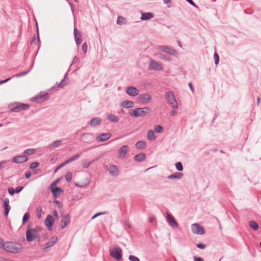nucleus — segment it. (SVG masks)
I'll list each match as a JSON object with an SVG mask.
<instances>
[{
  "label": "nucleus",
  "instance_id": "f8f14e48",
  "mask_svg": "<svg viewBox=\"0 0 261 261\" xmlns=\"http://www.w3.org/2000/svg\"><path fill=\"white\" fill-rule=\"evenodd\" d=\"M167 221L168 222L169 225L172 227V228H178V224L177 221L175 220L174 218L170 214L167 213Z\"/></svg>",
  "mask_w": 261,
  "mask_h": 261
},
{
  "label": "nucleus",
  "instance_id": "79ce46f5",
  "mask_svg": "<svg viewBox=\"0 0 261 261\" xmlns=\"http://www.w3.org/2000/svg\"><path fill=\"white\" fill-rule=\"evenodd\" d=\"M42 212V207L41 206L38 207L36 209V213H37V217L38 218H41Z\"/></svg>",
  "mask_w": 261,
  "mask_h": 261
},
{
  "label": "nucleus",
  "instance_id": "603ef678",
  "mask_svg": "<svg viewBox=\"0 0 261 261\" xmlns=\"http://www.w3.org/2000/svg\"><path fill=\"white\" fill-rule=\"evenodd\" d=\"M23 189V187H22V186L17 187L14 189L15 193H19Z\"/></svg>",
  "mask_w": 261,
  "mask_h": 261
},
{
  "label": "nucleus",
  "instance_id": "f704fd0d",
  "mask_svg": "<svg viewBox=\"0 0 261 261\" xmlns=\"http://www.w3.org/2000/svg\"><path fill=\"white\" fill-rule=\"evenodd\" d=\"M62 144V141L61 140H56L55 141L53 142L50 145H49V146L51 147L52 148H54L55 147H58L61 145Z\"/></svg>",
  "mask_w": 261,
  "mask_h": 261
},
{
  "label": "nucleus",
  "instance_id": "7c9ffc66",
  "mask_svg": "<svg viewBox=\"0 0 261 261\" xmlns=\"http://www.w3.org/2000/svg\"><path fill=\"white\" fill-rule=\"evenodd\" d=\"M147 139L150 141H154L156 139V137L154 134V132L152 129H150L147 133Z\"/></svg>",
  "mask_w": 261,
  "mask_h": 261
},
{
  "label": "nucleus",
  "instance_id": "680f3d73",
  "mask_svg": "<svg viewBox=\"0 0 261 261\" xmlns=\"http://www.w3.org/2000/svg\"><path fill=\"white\" fill-rule=\"evenodd\" d=\"M65 165V163L63 162L61 164H60L56 169L55 170V172H57L59 169H60L61 167L64 166Z\"/></svg>",
  "mask_w": 261,
  "mask_h": 261
},
{
  "label": "nucleus",
  "instance_id": "0eeeda50",
  "mask_svg": "<svg viewBox=\"0 0 261 261\" xmlns=\"http://www.w3.org/2000/svg\"><path fill=\"white\" fill-rule=\"evenodd\" d=\"M35 230L30 227L29 225L25 233L26 240L28 242H31L37 238V234L35 233Z\"/></svg>",
  "mask_w": 261,
  "mask_h": 261
},
{
  "label": "nucleus",
  "instance_id": "412c9836",
  "mask_svg": "<svg viewBox=\"0 0 261 261\" xmlns=\"http://www.w3.org/2000/svg\"><path fill=\"white\" fill-rule=\"evenodd\" d=\"M3 207L4 208V215L7 216L10 210L9 200L6 198L3 200Z\"/></svg>",
  "mask_w": 261,
  "mask_h": 261
},
{
  "label": "nucleus",
  "instance_id": "a878e982",
  "mask_svg": "<svg viewBox=\"0 0 261 261\" xmlns=\"http://www.w3.org/2000/svg\"><path fill=\"white\" fill-rule=\"evenodd\" d=\"M120 106L124 108H132L134 107V102L130 100H124L121 102Z\"/></svg>",
  "mask_w": 261,
  "mask_h": 261
},
{
  "label": "nucleus",
  "instance_id": "4c0bfd02",
  "mask_svg": "<svg viewBox=\"0 0 261 261\" xmlns=\"http://www.w3.org/2000/svg\"><path fill=\"white\" fill-rule=\"evenodd\" d=\"M154 131L158 133H162L163 132V127L160 125H156L154 127Z\"/></svg>",
  "mask_w": 261,
  "mask_h": 261
},
{
  "label": "nucleus",
  "instance_id": "4be33fe9",
  "mask_svg": "<svg viewBox=\"0 0 261 261\" xmlns=\"http://www.w3.org/2000/svg\"><path fill=\"white\" fill-rule=\"evenodd\" d=\"M57 241H58V238L57 237H56V236L52 237L50 239L49 241L44 244V249L46 250V249L53 246L54 244H55L57 242Z\"/></svg>",
  "mask_w": 261,
  "mask_h": 261
},
{
  "label": "nucleus",
  "instance_id": "864d4df0",
  "mask_svg": "<svg viewBox=\"0 0 261 261\" xmlns=\"http://www.w3.org/2000/svg\"><path fill=\"white\" fill-rule=\"evenodd\" d=\"M124 20V18L121 16H118L117 20V24H121Z\"/></svg>",
  "mask_w": 261,
  "mask_h": 261
},
{
  "label": "nucleus",
  "instance_id": "6e6d98bb",
  "mask_svg": "<svg viewBox=\"0 0 261 261\" xmlns=\"http://www.w3.org/2000/svg\"><path fill=\"white\" fill-rule=\"evenodd\" d=\"M8 191L9 194H10L12 196L15 193L14 189L12 187H9L8 189Z\"/></svg>",
  "mask_w": 261,
  "mask_h": 261
},
{
  "label": "nucleus",
  "instance_id": "ea45409f",
  "mask_svg": "<svg viewBox=\"0 0 261 261\" xmlns=\"http://www.w3.org/2000/svg\"><path fill=\"white\" fill-rule=\"evenodd\" d=\"M65 177L67 182H70L72 179V173L70 172H67Z\"/></svg>",
  "mask_w": 261,
  "mask_h": 261
},
{
  "label": "nucleus",
  "instance_id": "a18cd8bd",
  "mask_svg": "<svg viewBox=\"0 0 261 261\" xmlns=\"http://www.w3.org/2000/svg\"><path fill=\"white\" fill-rule=\"evenodd\" d=\"M214 58L215 61V64L218 65L219 62V57L217 53H215L214 55Z\"/></svg>",
  "mask_w": 261,
  "mask_h": 261
},
{
  "label": "nucleus",
  "instance_id": "58836bf2",
  "mask_svg": "<svg viewBox=\"0 0 261 261\" xmlns=\"http://www.w3.org/2000/svg\"><path fill=\"white\" fill-rule=\"evenodd\" d=\"M175 167H176V169L179 171H181L183 170V166H182V165L181 164V163L178 162H177L176 164H175Z\"/></svg>",
  "mask_w": 261,
  "mask_h": 261
},
{
  "label": "nucleus",
  "instance_id": "ddd939ff",
  "mask_svg": "<svg viewBox=\"0 0 261 261\" xmlns=\"http://www.w3.org/2000/svg\"><path fill=\"white\" fill-rule=\"evenodd\" d=\"M28 158L25 155H18L14 157L12 161L16 164H21L28 161Z\"/></svg>",
  "mask_w": 261,
  "mask_h": 261
},
{
  "label": "nucleus",
  "instance_id": "6e6552de",
  "mask_svg": "<svg viewBox=\"0 0 261 261\" xmlns=\"http://www.w3.org/2000/svg\"><path fill=\"white\" fill-rule=\"evenodd\" d=\"M191 229L194 233L201 235L205 233L204 228L197 223L192 224L191 226Z\"/></svg>",
  "mask_w": 261,
  "mask_h": 261
},
{
  "label": "nucleus",
  "instance_id": "f03ea898",
  "mask_svg": "<svg viewBox=\"0 0 261 261\" xmlns=\"http://www.w3.org/2000/svg\"><path fill=\"white\" fill-rule=\"evenodd\" d=\"M151 109L149 107H144L141 108H136L134 110H130L129 114L131 116L134 117H144L147 113H150Z\"/></svg>",
  "mask_w": 261,
  "mask_h": 261
},
{
  "label": "nucleus",
  "instance_id": "1a4fd4ad",
  "mask_svg": "<svg viewBox=\"0 0 261 261\" xmlns=\"http://www.w3.org/2000/svg\"><path fill=\"white\" fill-rule=\"evenodd\" d=\"M138 101L142 104L147 103L151 99V96L147 93L140 94L138 97Z\"/></svg>",
  "mask_w": 261,
  "mask_h": 261
},
{
  "label": "nucleus",
  "instance_id": "aec40b11",
  "mask_svg": "<svg viewBox=\"0 0 261 261\" xmlns=\"http://www.w3.org/2000/svg\"><path fill=\"white\" fill-rule=\"evenodd\" d=\"M128 149V145H124L119 149L118 154L120 159H123L125 157Z\"/></svg>",
  "mask_w": 261,
  "mask_h": 261
},
{
  "label": "nucleus",
  "instance_id": "bf43d9fd",
  "mask_svg": "<svg viewBox=\"0 0 261 261\" xmlns=\"http://www.w3.org/2000/svg\"><path fill=\"white\" fill-rule=\"evenodd\" d=\"M60 179H56L54 182H53L50 186V188H53L56 186V184L59 181Z\"/></svg>",
  "mask_w": 261,
  "mask_h": 261
},
{
  "label": "nucleus",
  "instance_id": "c85d7f7f",
  "mask_svg": "<svg viewBox=\"0 0 261 261\" xmlns=\"http://www.w3.org/2000/svg\"><path fill=\"white\" fill-rule=\"evenodd\" d=\"M183 176V173L181 172H176L174 174H172L171 175H170L168 176V178L169 179H180L182 176Z\"/></svg>",
  "mask_w": 261,
  "mask_h": 261
},
{
  "label": "nucleus",
  "instance_id": "338daca9",
  "mask_svg": "<svg viewBox=\"0 0 261 261\" xmlns=\"http://www.w3.org/2000/svg\"><path fill=\"white\" fill-rule=\"evenodd\" d=\"M189 4H190L191 5L197 7V6L196 5L195 3L192 1V0H186Z\"/></svg>",
  "mask_w": 261,
  "mask_h": 261
},
{
  "label": "nucleus",
  "instance_id": "2f4dec72",
  "mask_svg": "<svg viewBox=\"0 0 261 261\" xmlns=\"http://www.w3.org/2000/svg\"><path fill=\"white\" fill-rule=\"evenodd\" d=\"M97 159H95L90 162H88L87 160H83L82 162V165L84 168H87L95 161H97Z\"/></svg>",
  "mask_w": 261,
  "mask_h": 261
},
{
  "label": "nucleus",
  "instance_id": "0e129e2a",
  "mask_svg": "<svg viewBox=\"0 0 261 261\" xmlns=\"http://www.w3.org/2000/svg\"><path fill=\"white\" fill-rule=\"evenodd\" d=\"M194 261H204L202 258L200 257L194 256Z\"/></svg>",
  "mask_w": 261,
  "mask_h": 261
},
{
  "label": "nucleus",
  "instance_id": "423d86ee",
  "mask_svg": "<svg viewBox=\"0 0 261 261\" xmlns=\"http://www.w3.org/2000/svg\"><path fill=\"white\" fill-rule=\"evenodd\" d=\"M29 107L30 105L29 104L17 103L13 108L10 109V111L14 112H19L28 110Z\"/></svg>",
  "mask_w": 261,
  "mask_h": 261
},
{
  "label": "nucleus",
  "instance_id": "13d9d810",
  "mask_svg": "<svg viewBox=\"0 0 261 261\" xmlns=\"http://www.w3.org/2000/svg\"><path fill=\"white\" fill-rule=\"evenodd\" d=\"M31 175H32V173H31V171H28L26 172V173H25V177L26 178H29L31 177Z\"/></svg>",
  "mask_w": 261,
  "mask_h": 261
},
{
  "label": "nucleus",
  "instance_id": "774afa93",
  "mask_svg": "<svg viewBox=\"0 0 261 261\" xmlns=\"http://www.w3.org/2000/svg\"><path fill=\"white\" fill-rule=\"evenodd\" d=\"M91 136L90 133H84L83 134L82 137L84 138H87L88 136Z\"/></svg>",
  "mask_w": 261,
  "mask_h": 261
},
{
  "label": "nucleus",
  "instance_id": "a211bd4d",
  "mask_svg": "<svg viewBox=\"0 0 261 261\" xmlns=\"http://www.w3.org/2000/svg\"><path fill=\"white\" fill-rule=\"evenodd\" d=\"M50 188L51 189L53 197L55 198H57L59 196V195L63 192V190L61 188L58 187L57 186Z\"/></svg>",
  "mask_w": 261,
  "mask_h": 261
},
{
  "label": "nucleus",
  "instance_id": "cd10ccee",
  "mask_svg": "<svg viewBox=\"0 0 261 261\" xmlns=\"http://www.w3.org/2000/svg\"><path fill=\"white\" fill-rule=\"evenodd\" d=\"M107 118L111 122L114 123H117L119 121L118 117L112 114H108Z\"/></svg>",
  "mask_w": 261,
  "mask_h": 261
},
{
  "label": "nucleus",
  "instance_id": "4468645a",
  "mask_svg": "<svg viewBox=\"0 0 261 261\" xmlns=\"http://www.w3.org/2000/svg\"><path fill=\"white\" fill-rule=\"evenodd\" d=\"M126 93L129 96H136L139 95V90L135 87H128L126 90Z\"/></svg>",
  "mask_w": 261,
  "mask_h": 261
},
{
  "label": "nucleus",
  "instance_id": "5fc2aeb1",
  "mask_svg": "<svg viewBox=\"0 0 261 261\" xmlns=\"http://www.w3.org/2000/svg\"><path fill=\"white\" fill-rule=\"evenodd\" d=\"M197 247L201 249H203L205 248L206 245L203 244V243H199L198 244H197Z\"/></svg>",
  "mask_w": 261,
  "mask_h": 261
},
{
  "label": "nucleus",
  "instance_id": "7ed1b4c3",
  "mask_svg": "<svg viewBox=\"0 0 261 261\" xmlns=\"http://www.w3.org/2000/svg\"><path fill=\"white\" fill-rule=\"evenodd\" d=\"M165 99L168 104L173 109L178 108L177 102L176 100L175 95L171 91H168L165 94Z\"/></svg>",
  "mask_w": 261,
  "mask_h": 261
},
{
  "label": "nucleus",
  "instance_id": "9b49d317",
  "mask_svg": "<svg viewBox=\"0 0 261 261\" xmlns=\"http://www.w3.org/2000/svg\"><path fill=\"white\" fill-rule=\"evenodd\" d=\"M48 99L49 94L47 93H45L43 94L40 93L38 96L33 97L32 98V100L37 102H40L42 101H46Z\"/></svg>",
  "mask_w": 261,
  "mask_h": 261
},
{
  "label": "nucleus",
  "instance_id": "473e14b6",
  "mask_svg": "<svg viewBox=\"0 0 261 261\" xmlns=\"http://www.w3.org/2000/svg\"><path fill=\"white\" fill-rule=\"evenodd\" d=\"M249 226L254 230H257L259 228L258 223L253 220L249 222Z\"/></svg>",
  "mask_w": 261,
  "mask_h": 261
},
{
  "label": "nucleus",
  "instance_id": "09e8293b",
  "mask_svg": "<svg viewBox=\"0 0 261 261\" xmlns=\"http://www.w3.org/2000/svg\"><path fill=\"white\" fill-rule=\"evenodd\" d=\"M128 259L130 261H140L138 257L132 255L129 256Z\"/></svg>",
  "mask_w": 261,
  "mask_h": 261
},
{
  "label": "nucleus",
  "instance_id": "3c124183",
  "mask_svg": "<svg viewBox=\"0 0 261 261\" xmlns=\"http://www.w3.org/2000/svg\"><path fill=\"white\" fill-rule=\"evenodd\" d=\"M87 44L86 42H85L82 44V50L84 54H86L87 52Z\"/></svg>",
  "mask_w": 261,
  "mask_h": 261
},
{
  "label": "nucleus",
  "instance_id": "c9c22d12",
  "mask_svg": "<svg viewBox=\"0 0 261 261\" xmlns=\"http://www.w3.org/2000/svg\"><path fill=\"white\" fill-rule=\"evenodd\" d=\"M36 152V149L33 148L27 149L24 151V153L27 155L34 154Z\"/></svg>",
  "mask_w": 261,
  "mask_h": 261
},
{
  "label": "nucleus",
  "instance_id": "a19ab883",
  "mask_svg": "<svg viewBox=\"0 0 261 261\" xmlns=\"http://www.w3.org/2000/svg\"><path fill=\"white\" fill-rule=\"evenodd\" d=\"M30 71V69L28 70H27V71H23V72H21L18 73L14 75L13 76L19 77H20V76H22L26 75Z\"/></svg>",
  "mask_w": 261,
  "mask_h": 261
},
{
  "label": "nucleus",
  "instance_id": "69168bd1",
  "mask_svg": "<svg viewBox=\"0 0 261 261\" xmlns=\"http://www.w3.org/2000/svg\"><path fill=\"white\" fill-rule=\"evenodd\" d=\"M12 77H9L6 80H2V81H0V85H2L3 84H4V83H6V82L9 81L11 79Z\"/></svg>",
  "mask_w": 261,
  "mask_h": 261
},
{
  "label": "nucleus",
  "instance_id": "052dcab7",
  "mask_svg": "<svg viewBox=\"0 0 261 261\" xmlns=\"http://www.w3.org/2000/svg\"><path fill=\"white\" fill-rule=\"evenodd\" d=\"M54 202L57 204L59 208H61L62 206V203L57 200H54Z\"/></svg>",
  "mask_w": 261,
  "mask_h": 261
},
{
  "label": "nucleus",
  "instance_id": "72a5a7b5",
  "mask_svg": "<svg viewBox=\"0 0 261 261\" xmlns=\"http://www.w3.org/2000/svg\"><path fill=\"white\" fill-rule=\"evenodd\" d=\"M80 156V154H76L73 155V156L70 158L69 159H67L66 161L64 162L65 165L70 163L73 161H76L77 160Z\"/></svg>",
  "mask_w": 261,
  "mask_h": 261
},
{
  "label": "nucleus",
  "instance_id": "e2e57ef3",
  "mask_svg": "<svg viewBox=\"0 0 261 261\" xmlns=\"http://www.w3.org/2000/svg\"><path fill=\"white\" fill-rule=\"evenodd\" d=\"M5 244V242H4L3 240L0 238V248H4V246Z\"/></svg>",
  "mask_w": 261,
  "mask_h": 261
},
{
  "label": "nucleus",
  "instance_id": "4d7b16f0",
  "mask_svg": "<svg viewBox=\"0 0 261 261\" xmlns=\"http://www.w3.org/2000/svg\"><path fill=\"white\" fill-rule=\"evenodd\" d=\"M66 84L64 83V79H63L61 82L58 85V87L59 88H62L64 86H65Z\"/></svg>",
  "mask_w": 261,
  "mask_h": 261
},
{
  "label": "nucleus",
  "instance_id": "c756f323",
  "mask_svg": "<svg viewBox=\"0 0 261 261\" xmlns=\"http://www.w3.org/2000/svg\"><path fill=\"white\" fill-rule=\"evenodd\" d=\"M137 148L143 149L146 147V142L144 141H138L135 144Z\"/></svg>",
  "mask_w": 261,
  "mask_h": 261
},
{
  "label": "nucleus",
  "instance_id": "8fccbe9b",
  "mask_svg": "<svg viewBox=\"0 0 261 261\" xmlns=\"http://www.w3.org/2000/svg\"><path fill=\"white\" fill-rule=\"evenodd\" d=\"M80 59L77 57H75L73 60L72 64H76V66H78L80 64Z\"/></svg>",
  "mask_w": 261,
  "mask_h": 261
},
{
  "label": "nucleus",
  "instance_id": "c03bdc74",
  "mask_svg": "<svg viewBox=\"0 0 261 261\" xmlns=\"http://www.w3.org/2000/svg\"><path fill=\"white\" fill-rule=\"evenodd\" d=\"M39 164L38 162H35L30 164L29 168L31 169H35V168L38 167L39 166Z\"/></svg>",
  "mask_w": 261,
  "mask_h": 261
},
{
  "label": "nucleus",
  "instance_id": "b1692460",
  "mask_svg": "<svg viewBox=\"0 0 261 261\" xmlns=\"http://www.w3.org/2000/svg\"><path fill=\"white\" fill-rule=\"evenodd\" d=\"M154 14L151 12H143L141 13V19L142 20H149L154 17Z\"/></svg>",
  "mask_w": 261,
  "mask_h": 261
},
{
  "label": "nucleus",
  "instance_id": "2eb2a0df",
  "mask_svg": "<svg viewBox=\"0 0 261 261\" xmlns=\"http://www.w3.org/2000/svg\"><path fill=\"white\" fill-rule=\"evenodd\" d=\"M73 34L75 43L77 45H79L82 43V35L81 32L77 31L75 27L74 28Z\"/></svg>",
  "mask_w": 261,
  "mask_h": 261
},
{
  "label": "nucleus",
  "instance_id": "de8ad7c7",
  "mask_svg": "<svg viewBox=\"0 0 261 261\" xmlns=\"http://www.w3.org/2000/svg\"><path fill=\"white\" fill-rule=\"evenodd\" d=\"M159 58L161 59H163L164 60H165V61H170L171 60V58L169 57H168L166 55H162V54H160V56H159Z\"/></svg>",
  "mask_w": 261,
  "mask_h": 261
},
{
  "label": "nucleus",
  "instance_id": "f257e3e1",
  "mask_svg": "<svg viewBox=\"0 0 261 261\" xmlns=\"http://www.w3.org/2000/svg\"><path fill=\"white\" fill-rule=\"evenodd\" d=\"M3 249L7 252L17 254L21 251L22 246L20 243L16 242L7 241Z\"/></svg>",
  "mask_w": 261,
  "mask_h": 261
},
{
  "label": "nucleus",
  "instance_id": "5701e85b",
  "mask_svg": "<svg viewBox=\"0 0 261 261\" xmlns=\"http://www.w3.org/2000/svg\"><path fill=\"white\" fill-rule=\"evenodd\" d=\"M108 170L110 172V174L113 176H117L119 175L118 168L115 165H111Z\"/></svg>",
  "mask_w": 261,
  "mask_h": 261
},
{
  "label": "nucleus",
  "instance_id": "e433bc0d",
  "mask_svg": "<svg viewBox=\"0 0 261 261\" xmlns=\"http://www.w3.org/2000/svg\"><path fill=\"white\" fill-rule=\"evenodd\" d=\"M30 214L28 213H25L22 218V224L25 223L30 219Z\"/></svg>",
  "mask_w": 261,
  "mask_h": 261
},
{
  "label": "nucleus",
  "instance_id": "9d476101",
  "mask_svg": "<svg viewBox=\"0 0 261 261\" xmlns=\"http://www.w3.org/2000/svg\"><path fill=\"white\" fill-rule=\"evenodd\" d=\"M159 48L165 53L172 56H175L177 54V53L175 49L168 46L160 45L159 46Z\"/></svg>",
  "mask_w": 261,
  "mask_h": 261
},
{
  "label": "nucleus",
  "instance_id": "49530a36",
  "mask_svg": "<svg viewBox=\"0 0 261 261\" xmlns=\"http://www.w3.org/2000/svg\"><path fill=\"white\" fill-rule=\"evenodd\" d=\"M108 214V212H99V213H97L96 214H95V215H94L92 217V219H95V218H96L97 217L100 216V215H105V214Z\"/></svg>",
  "mask_w": 261,
  "mask_h": 261
},
{
  "label": "nucleus",
  "instance_id": "39448f33",
  "mask_svg": "<svg viewBox=\"0 0 261 261\" xmlns=\"http://www.w3.org/2000/svg\"><path fill=\"white\" fill-rule=\"evenodd\" d=\"M148 69L155 71H162L164 69V68L161 64L157 62L152 59H150Z\"/></svg>",
  "mask_w": 261,
  "mask_h": 261
},
{
  "label": "nucleus",
  "instance_id": "f3484780",
  "mask_svg": "<svg viewBox=\"0 0 261 261\" xmlns=\"http://www.w3.org/2000/svg\"><path fill=\"white\" fill-rule=\"evenodd\" d=\"M111 136L110 133H101L96 137V140L98 142H104L108 140Z\"/></svg>",
  "mask_w": 261,
  "mask_h": 261
},
{
  "label": "nucleus",
  "instance_id": "6ab92c4d",
  "mask_svg": "<svg viewBox=\"0 0 261 261\" xmlns=\"http://www.w3.org/2000/svg\"><path fill=\"white\" fill-rule=\"evenodd\" d=\"M54 223V219L53 217L48 215L47 216L46 218L44 220V224L46 226L48 227V229L50 230L51 229L49 228L50 227H52Z\"/></svg>",
  "mask_w": 261,
  "mask_h": 261
},
{
  "label": "nucleus",
  "instance_id": "393cba45",
  "mask_svg": "<svg viewBox=\"0 0 261 261\" xmlns=\"http://www.w3.org/2000/svg\"><path fill=\"white\" fill-rule=\"evenodd\" d=\"M146 156L144 153H139L134 156V160L138 162H141L146 160Z\"/></svg>",
  "mask_w": 261,
  "mask_h": 261
},
{
  "label": "nucleus",
  "instance_id": "37998d69",
  "mask_svg": "<svg viewBox=\"0 0 261 261\" xmlns=\"http://www.w3.org/2000/svg\"><path fill=\"white\" fill-rule=\"evenodd\" d=\"M43 228L42 226H40V225H37L35 227V228H33V230H35V233H37V235L38 234V233L40 232V231H41L42 230Z\"/></svg>",
  "mask_w": 261,
  "mask_h": 261
},
{
  "label": "nucleus",
  "instance_id": "dca6fc26",
  "mask_svg": "<svg viewBox=\"0 0 261 261\" xmlns=\"http://www.w3.org/2000/svg\"><path fill=\"white\" fill-rule=\"evenodd\" d=\"M69 214L64 215L60 222V227L61 229L64 228L66 225L70 223Z\"/></svg>",
  "mask_w": 261,
  "mask_h": 261
},
{
  "label": "nucleus",
  "instance_id": "20e7f679",
  "mask_svg": "<svg viewBox=\"0 0 261 261\" xmlns=\"http://www.w3.org/2000/svg\"><path fill=\"white\" fill-rule=\"evenodd\" d=\"M122 250L121 248L119 246H117L112 249L110 253V255L112 257L116 259L117 260H119L122 257Z\"/></svg>",
  "mask_w": 261,
  "mask_h": 261
},
{
  "label": "nucleus",
  "instance_id": "bb28decb",
  "mask_svg": "<svg viewBox=\"0 0 261 261\" xmlns=\"http://www.w3.org/2000/svg\"><path fill=\"white\" fill-rule=\"evenodd\" d=\"M101 121V119L99 117H94L90 121V124L92 127H96L99 125Z\"/></svg>",
  "mask_w": 261,
  "mask_h": 261
}]
</instances>
